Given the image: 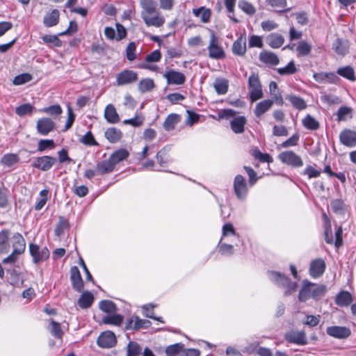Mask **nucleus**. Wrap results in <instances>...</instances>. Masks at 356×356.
Masks as SVG:
<instances>
[{"mask_svg": "<svg viewBox=\"0 0 356 356\" xmlns=\"http://www.w3.org/2000/svg\"><path fill=\"white\" fill-rule=\"evenodd\" d=\"M273 100L265 99L257 104L254 110V115L259 118L266 111H268L273 106Z\"/></svg>", "mask_w": 356, "mask_h": 356, "instance_id": "393cba45", "label": "nucleus"}, {"mask_svg": "<svg viewBox=\"0 0 356 356\" xmlns=\"http://www.w3.org/2000/svg\"><path fill=\"white\" fill-rule=\"evenodd\" d=\"M94 300L93 295L90 291L83 292L78 300V305L82 309H87L91 306Z\"/></svg>", "mask_w": 356, "mask_h": 356, "instance_id": "c756f323", "label": "nucleus"}, {"mask_svg": "<svg viewBox=\"0 0 356 356\" xmlns=\"http://www.w3.org/2000/svg\"><path fill=\"white\" fill-rule=\"evenodd\" d=\"M147 18L151 19L152 23H156L154 24H151L148 23H145L147 26H154L156 28L161 27L165 23V17L158 11V10H155V12L152 14L148 15Z\"/></svg>", "mask_w": 356, "mask_h": 356, "instance_id": "473e14b6", "label": "nucleus"}, {"mask_svg": "<svg viewBox=\"0 0 356 356\" xmlns=\"http://www.w3.org/2000/svg\"><path fill=\"white\" fill-rule=\"evenodd\" d=\"M56 128L55 122L49 118H40L36 122V129L39 134L47 136Z\"/></svg>", "mask_w": 356, "mask_h": 356, "instance_id": "6e6552de", "label": "nucleus"}, {"mask_svg": "<svg viewBox=\"0 0 356 356\" xmlns=\"http://www.w3.org/2000/svg\"><path fill=\"white\" fill-rule=\"evenodd\" d=\"M352 296L348 291H341L336 297V304L339 306H348L352 302Z\"/></svg>", "mask_w": 356, "mask_h": 356, "instance_id": "c9c22d12", "label": "nucleus"}, {"mask_svg": "<svg viewBox=\"0 0 356 356\" xmlns=\"http://www.w3.org/2000/svg\"><path fill=\"white\" fill-rule=\"evenodd\" d=\"M209 56L213 59H222L225 57V53L220 44L219 38L211 31L208 45Z\"/></svg>", "mask_w": 356, "mask_h": 356, "instance_id": "7ed1b4c3", "label": "nucleus"}, {"mask_svg": "<svg viewBox=\"0 0 356 356\" xmlns=\"http://www.w3.org/2000/svg\"><path fill=\"white\" fill-rule=\"evenodd\" d=\"M151 322L148 320L140 319L137 316H133L127 320L125 325L127 330H138L140 328L148 327Z\"/></svg>", "mask_w": 356, "mask_h": 356, "instance_id": "2eb2a0df", "label": "nucleus"}, {"mask_svg": "<svg viewBox=\"0 0 356 356\" xmlns=\"http://www.w3.org/2000/svg\"><path fill=\"white\" fill-rule=\"evenodd\" d=\"M169 151L170 147L166 146L162 148L156 154V160L159 164L162 167L165 166L169 162Z\"/></svg>", "mask_w": 356, "mask_h": 356, "instance_id": "ea45409f", "label": "nucleus"}, {"mask_svg": "<svg viewBox=\"0 0 356 356\" xmlns=\"http://www.w3.org/2000/svg\"><path fill=\"white\" fill-rule=\"evenodd\" d=\"M321 316H313L308 315L306 316L305 320L303 321V323L311 327H314L317 325L320 321Z\"/></svg>", "mask_w": 356, "mask_h": 356, "instance_id": "338daca9", "label": "nucleus"}, {"mask_svg": "<svg viewBox=\"0 0 356 356\" xmlns=\"http://www.w3.org/2000/svg\"><path fill=\"white\" fill-rule=\"evenodd\" d=\"M140 6L142 8L140 16L145 23L154 24L152 23L151 19L147 18L148 15L152 14L157 9V3L155 0H139Z\"/></svg>", "mask_w": 356, "mask_h": 356, "instance_id": "20e7f679", "label": "nucleus"}, {"mask_svg": "<svg viewBox=\"0 0 356 356\" xmlns=\"http://www.w3.org/2000/svg\"><path fill=\"white\" fill-rule=\"evenodd\" d=\"M326 289L325 285H317L307 280L304 281L302 288L299 292L298 299L301 302H305L310 298L318 300L325 295Z\"/></svg>", "mask_w": 356, "mask_h": 356, "instance_id": "f257e3e1", "label": "nucleus"}, {"mask_svg": "<svg viewBox=\"0 0 356 356\" xmlns=\"http://www.w3.org/2000/svg\"><path fill=\"white\" fill-rule=\"evenodd\" d=\"M163 76L165 78L168 84L181 85L186 81L184 74L174 70L166 72Z\"/></svg>", "mask_w": 356, "mask_h": 356, "instance_id": "dca6fc26", "label": "nucleus"}, {"mask_svg": "<svg viewBox=\"0 0 356 356\" xmlns=\"http://www.w3.org/2000/svg\"><path fill=\"white\" fill-rule=\"evenodd\" d=\"M303 126L309 130H316L319 128V122L312 115H306L302 120Z\"/></svg>", "mask_w": 356, "mask_h": 356, "instance_id": "37998d69", "label": "nucleus"}, {"mask_svg": "<svg viewBox=\"0 0 356 356\" xmlns=\"http://www.w3.org/2000/svg\"><path fill=\"white\" fill-rule=\"evenodd\" d=\"M19 161L17 155L14 154H6L2 158V163L7 166H10Z\"/></svg>", "mask_w": 356, "mask_h": 356, "instance_id": "680f3d73", "label": "nucleus"}, {"mask_svg": "<svg viewBox=\"0 0 356 356\" xmlns=\"http://www.w3.org/2000/svg\"><path fill=\"white\" fill-rule=\"evenodd\" d=\"M351 110L350 108L343 106L341 107L337 112V120L339 121H344L346 120L348 116L350 115Z\"/></svg>", "mask_w": 356, "mask_h": 356, "instance_id": "0e129e2a", "label": "nucleus"}, {"mask_svg": "<svg viewBox=\"0 0 356 356\" xmlns=\"http://www.w3.org/2000/svg\"><path fill=\"white\" fill-rule=\"evenodd\" d=\"M270 93L275 101L278 105L283 104V99L281 92L278 88L277 84L275 81H271L269 84Z\"/></svg>", "mask_w": 356, "mask_h": 356, "instance_id": "2f4dec72", "label": "nucleus"}, {"mask_svg": "<svg viewBox=\"0 0 356 356\" xmlns=\"http://www.w3.org/2000/svg\"><path fill=\"white\" fill-rule=\"evenodd\" d=\"M238 7L244 13H245L246 14H248L249 15H253L256 12V9L252 6V4L245 0H239Z\"/></svg>", "mask_w": 356, "mask_h": 356, "instance_id": "09e8293b", "label": "nucleus"}, {"mask_svg": "<svg viewBox=\"0 0 356 356\" xmlns=\"http://www.w3.org/2000/svg\"><path fill=\"white\" fill-rule=\"evenodd\" d=\"M136 44L134 42L129 43L126 49V55L129 60L132 61L136 58L135 54L136 51Z\"/></svg>", "mask_w": 356, "mask_h": 356, "instance_id": "e2e57ef3", "label": "nucleus"}, {"mask_svg": "<svg viewBox=\"0 0 356 356\" xmlns=\"http://www.w3.org/2000/svg\"><path fill=\"white\" fill-rule=\"evenodd\" d=\"M270 279L275 282L277 284L288 287V290L285 292L286 295H288L296 290L297 284L291 282L289 279L284 275H281L280 273L275 271L270 272Z\"/></svg>", "mask_w": 356, "mask_h": 356, "instance_id": "423d86ee", "label": "nucleus"}, {"mask_svg": "<svg viewBox=\"0 0 356 356\" xmlns=\"http://www.w3.org/2000/svg\"><path fill=\"white\" fill-rule=\"evenodd\" d=\"M60 13L58 10L54 9L47 13L43 18V24L46 27H51L58 24L59 22Z\"/></svg>", "mask_w": 356, "mask_h": 356, "instance_id": "412c9836", "label": "nucleus"}, {"mask_svg": "<svg viewBox=\"0 0 356 356\" xmlns=\"http://www.w3.org/2000/svg\"><path fill=\"white\" fill-rule=\"evenodd\" d=\"M253 156L261 162H273V159L268 154H264L257 149L254 151Z\"/></svg>", "mask_w": 356, "mask_h": 356, "instance_id": "69168bd1", "label": "nucleus"}, {"mask_svg": "<svg viewBox=\"0 0 356 356\" xmlns=\"http://www.w3.org/2000/svg\"><path fill=\"white\" fill-rule=\"evenodd\" d=\"M40 112L49 114L51 116H58L62 113V108L59 105H53L43 108L40 110Z\"/></svg>", "mask_w": 356, "mask_h": 356, "instance_id": "603ef678", "label": "nucleus"}, {"mask_svg": "<svg viewBox=\"0 0 356 356\" xmlns=\"http://www.w3.org/2000/svg\"><path fill=\"white\" fill-rule=\"evenodd\" d=\"M129 155V152L125 149H120L113 153L109 157L113 163L115 165L120 161L125 160Z\"/></svg>", "mask_w": 356, "mask_h": 356, "instance_id": "4c0bfd02", "label": "nucleus"}, {"mask_svg": "<svg viewBox=\"0 0 356 356\" xmlns=\"http://www.w3.org/2000/svg\"><path fill=\"white\" fill-rule=\"evenodd\" d=\"M312 50V47L305 41L299 42L297 47V51L299 56H305L309 54Z\"/></svg>", "mask_w": 356, "mask_h": 356, "instance_id": "864d4df0", "label": "nucleus"}, {"mask_svg": "<svg viewBox=\"0 0 356 356\" xmlns=\"http://www.w3.org/2000/svg\"><path fill=\"white\" fill-rule=\"evenodd\" d=\"M325 270V263L321 259H316L312 261L309 267L310 275L316 278L321 276Z\"/></svg>", "mask_w": 356, "mask_h": 356, "instance_id": "a211bd4d", "label": "nucleus"}, {"mask_svg": "<svg viewBox=\"0 0 356 356\" xmlns=\"http://www.w3.org/2000/svg\"><path fill=\"white\" fill-rule=\"evenodd\" d=\"M123 321V317L120 314H108L103 317L102 323L104 324H111L114 325H120Z\"/></svg>", "mask_w": 356, "mask_h": 356, "instance_id": "79ce46f5", "label": "nucleus"}, {"mask_svg": "<svg viewBox=\"0 0 356 356\" xmlns=\"http://www.w3.org/2000/svg\"><path fill=\"white\" fill-rule=\"evenodd\" d=\"M184 345L181 343H177L166 347L165 353L167 356H176L184 349Z\"/></svg>", "mask_w": 356, "mask_h": 356, "instance_id": "de8ad7c7", "label": "nucleus"}, {"mask_svg": "<svg viewBox=\"0 0 356 356\" xmlns=\"http://www.w3.org/2000/svg\"><path fill=\"white\" fill-rule=\"evenodd\" d=\"M285 339L287 341L298 345H305L307 343L305 333L302 331H291L288 332Z\"/></svg>", "mask_w": 356, "mask_h": 356, "instance_id": "6ab92c4d", "label": "nucleus"}, {"mask_svg": "<svg viewBox=\"0 0 356 356\" xmlns=\"http://www.w3.org/2000/svg\"><path fill=\"white\" fill-rule=\"evenodd\" d=\"M248 88L250 99L252 102L264 97L261 83L258 74H252L248 78Z\"/></svg>", "mask_w": 356, "mask_h": 356, "instance_id": "f03ea898", "label": "nucleus"}, {"mask_svg": "<svg viewBox=\"0 0 356 356\" xmlns=\"http://www.w3.org/2000/svg\"><path fill=\"white\" fill-rule=\"evenodd\" d=\"M10 232L8 230L0 232V253H8L10 250L9 244Z\"/></svg>", "mask_w": 356, "mask_h": 356, "instance_id": "c85d7f7f", "label": "nucleus"}, {"mask_svg": "<svg viewBox=\"0 0 356 356\" xmlns=\"http://www.w3.org/2000/svg\"><path fill=\"white\" fill-rule=\"evenodd\" d=\"M246 51L245 38H238L232 45V52L235 55L243 56Z\"/></svg>", "mask_w": 356, "mask_h": 356, "instance_id": "bb28decb", "label": "nucleus"}, {"mask_svg": "<svg viewBox=\"0 0 356 356\" xmlns=\"http://www.w3.org/2000/svg\"><path fill=\"white\" fill-rule=\"evenodd\" d=\"M284 39L283 36L277 33H272L266 38L267 44L272 48H279L284 43Z\"/></svg>", "mask_w": 356, "mask_h": 356, "instance_id": "7c9ffc66", "label": "nucleus"}, {"mask_svg": "<svg viewBox=\"0 0 356 356\" xmlns=\"http://www.w3.org/2000/svg\"><path fill=\"white\" fill-rule=\"evenodd\" d=\"M279 159L282 163L293 167H300L303 165L301 158L292 151L282 152L279 155Z\"/></svg>", "mask_w": 356, "mask_h": 356, "instance_id": "9b49d317", "label": "nucleus"}, {"mask_svg": "<svg viewBox=\"0 0 356 356\" xmlns=\"http://www.w3.org/2000/svg\"><path fill=\"white\" fill-rule=\"evenodd\" d=\"M277 71L280 75H289L294 74L297 71V69L294 62L291 61L286 66L278 68Z\"/></svg>", "mask_w": 356, "mask_h": 356, "instance_id": "3c124183", "label": "nucleus"}, {"mask_svg": "<svg viewBox=\"0 0 356 356\" xmlns=\"http://www.w3.org/2000/svg\"><path fill=\"white\" fill-rule=\"evenodd\" d=\"M11 243L13 248V251H15V253L21 254L24 252L26 242L20 234H14L11 238Z\"/></svg>", "mask_w": 356, "mask_h": 356, "instance_id": "aec40b11", "label": "nucleus"}, {"mask_svg": "<svg viewBox=\"0 0 356 356\" xmlns=\"http://www.w3.org/2000/svg\"><path fill=\"white\" fill-rule=\"evenodd\" d=\"M57 159L55 157L49 156H42L37 157L33 162L32 166L33 168L40 169L42 171L49 170L56 162Z\"/></svg>", "mask_w": 356, "mask_h": 356, "instance_id": "9d476101", "label": "nucleus"}, {"mask_svg": "<svg viewBox=\"0 0 356 356\" xmlns=\"http://www.w3.org/2000/svg\"><path fill=\"white\" fill-rule=\"evenodd\" d=\"M49 193V191L47 189H44L40 191V195L41 198L38 201L35 206V209L37 211L40 210L47 203V195Z\"/></svg>", "mask_w": 356, "mask_h": 356, "instance_id": "bf43d9fd", "label": "nucleus"}, {"mask_svg": "<svg viewBox=\"0 0 356 356\" xmlns=\"http://www.w3.org/2000/svg\"><path fill=\"white\" fill-rule=\"evenodd\" d=\"M116 343V337L113 332H102L97 339V344L102 348H111Z\"/></svg>", "mask_w": 356, "mask_h": 356, "instance_id": "ddd939ff", "label": "nucleus"}, {"mask_svg": "<svg viewBox=\"0 0 356 356\" xmlns=\"http://www.w3.org/2000/svg\"><path fill=\"white\" fill-rule=\"evenodd\" d=\"M33 107L30 104H24L21 106L16 107L15 113L19 116H24L26 114H30L32 113Z\"/></svg>", "mask_w": 356, "mask_h": 356, "instance_id": "5fc2aeb1", "label": "nucleus"}, {"mask_svg": "<svg viewBox=\"0 0 356 356\" xmlns=\"http://www.w3.org/2000/svg\"><path fill=\"white\" fill-rule=\"evenodd\" d=\"M326 332L329 336L339 339H346L351 334V331L348 327L337 325L327 327Z\"/></svg>", "mask_w": 356, "mask_h": 356, "instance_id": "f8f14e48", "label": "nucleus"}, {"mask_svg": "<svg viewBox=\"0 0 356 356\" xmlns=\"http://www.w3.org/2000/svg\"><path fill=\"white\" fill-rule=\"evenodd\" d=\"M154 86L155 85L153 79L149 78L141 79L138 85V90L142 93L152 90Z\"/></svg>", "mask_w": 356, "mask_h": 356, "instance_id": "a19ab883", "label": "nucleus"}, {"mask_svg": "<svg viewBox=\"0 0 356 356\" xmlns=\"http://www.w3.org/2000/svg\"><path fill=\"white\" fill-rule=\"evenodd\" d=\"M144 118L142 116L136 115L131 119L124 120L123 123L125 124H131L133 127H139L143 123Z\"/></svg>", "mask_w": 356, "mask_h": 356, "instance_id": "774afa93", "label": "nucleus"}, {"mask_svg": "<svg viewBox=\"0 0 356 356\" xmlns=\"http://www.w3.org/2000/svg\"><path fill=\"white\" fill-rule=\"evenodd\" d=\"M141 351L140 346L134 341L129 343L127 346V356H138Z\"/></svg>", "mask_w": 356, "mask_h": 356, "instance_id": "6e6d98bb", "label": "nucleus"}, {"mask_svg": "<svg viewBox=\"0 0 356 356\" xmlns=\"http://www.w3.org/2000/svg\"><path fill=\"white\" fill-rule=\"evenodd\" d=\"M99 309L108 314L113 313L117 308L115 305L111 300H102L99 302Z\"/></svg>", "mask_w": 356, "mask_h": 356, "instance_id": "8fccbe9b", "label": "nucleus"}, {"mask_svg": "<svg viewBox=\"0 0 356 356\" xmlns=\"http://www.w3.org/2000/svg\"><path fill=\"white\" fill-rule=\"evenodd\" d=\"M80 142L84 145L90 146H97L98 143L94 138L91 131H88L81 139Z\"/></svg>", "mask_w": 356, "mask_h": 356, "instance_id": "13d9d810", "label": "nucleus"}, {"mask_svg": "<svg viewBox=\"0 0 356 356\" xmlns=\"http://www.w3.org/2000/svg\"><path fill=\"white\" fill-rule=\"evenodd\" d=\"M192 13L194 16L199 17L202 23L206 24L210 21L211 16V10L210 8L201 6L198 8H193Z\"/></svg>", "mask_w": 356, "mask_h": 356, "instance_id": "4be33fe9", "label": "nucleus"}, {"mask_svg": "<svg viewBox=\"0 0 356 356\" xmlns=\"http://www.w3.org/2000/svg\"><path fill=\"white\" fill-rule=\"evenodd\" d=\"M246 122V119L243 116H239L234 118L231 122V128L236 134H241L244 131V126Z\"/></svg>", "mask_w": 356, "mask_h": 356, "instance_id": "cd10ccee", "label": "nucleus"}, {"mask_svg": "<svg viewBox=\"0 0 356 356\" xmlns=\"http://www.w3.org/2000/svg\"><path fill=\"white\" fill-rule=\"evenodd\" d=\"M234 189L236 197L240 200H244L248 193V186L244 177L238 175L234 181Z\"/></svg>", "mask_w": 356, "mask_h": 356, "instance_id": "1a4fd4ad", "label": "nucleus"}, {"mask_svg": "<svg viewBox=\"0 0 356 356\" xmlns=\"http://www.w3.org/2000/svg\"><path fill=\"white\" fill-rule=\"evenodd\" d=\"M286 99L289 101L297 109L303 110L307 107L305 101L300 97L294 95H288L286 96Z\"/></svg>", "mask_w": 356, "mask_h": 356, "instance_id": "f704fd0d", "label": "nucleus"}, {"mask_svg": "<svg viewBox=\"0 0 356 356\" xmlns=\"http://www.w3.org/2000/svg\"><path fill=\"white\" fill-rule=\"evenodd\" d=\"M180 120L179 115L175 113L170 114L163 122V128L166 131L172 130Z\"/></svg>", "mask_w": 356, "mask_h": 356, "instance_id": "e433bc0d", "label": "nucleus"}, {"mask_svg": "<svg viewBox=\"0 0 356 356\" xmlns=\"http://www.w3.org/2000/svg\"><path fill=\"white\" fill-rule=\"evenodd\" d=\"M70 281L74 290L78 292L82 291L84 286L83 281L80 271L76 266H73L70 269Z\"/></svg>", "mask_w": 356, "mask_h": 356, "instance_id": "4468645a", "label": "nucleus"}, {"mask_svg": "<svg viewBox=\"0 0 356 356\" xmlns=\"http://www.w3.org/2000/svg\"><path fill=\"white\" fill-rule=\"evenodd\" d=\"M32 79V76L28 73H24L16 76L13 79V84L16 86H19L24 84Z\"/></svg>", "mask_w": 356, "mask_h": 356, "instance_id": "4d7b16f0", "label": "nucleus"}, {"mask_svg": "<svg viewBox=\"0 0 356 356\" xmlns=\"http://www.w3.org/2000/svg\"><path fill=\"white\" fill-rule=\"evenodd\" d=\"M105 137L109 142L114 143L120 140L122 132L120 130L114 127L108 128L105 131Z\"/></svg>", "mask_w": 356, "mask_h": 356, "instance_id": "58836bf2", "label": "nucleus"}, {"mask_svg": "<svg viewBox=\"0 0 356 356\" xmlns=\"http://www.w3.org/2000/svg\"><path fill=\"white\" fill-rule=\"evenodd\" d=\"M341 143L349 147H353L356 145V131L345 129L341 132L339 135Z\"/></svg>", "mask_w": 356, "mask_h": 356, "instance_id": "f3484780", "label": "nucleus"}, {"mask_svg": "<svg viewBox=\"0 0 356 356\" xmlns=\"http://www.w3.org/2000/svg\"><path fill=\"white\" fill-rule=\"evenodd\" d=\"M104 118L109 123L115 124L120 121L119 115L113 104H108L104 110Z\"/></svg>", "mask_w": 356, "mask_h": 356, "instance_id": "b1692460", "label": "nucleus"}, {"mask_svg": "<svg viewBox=\"0 0 356 356\" xmlns=\"http://www.w3.org/2000/svg\"><path fill=\"white\" fill-rule=\"evenodd\" d=\"M337 74L350 81L355 79L354 70L350 66L339 67L337 70Z\"/></svg>", "mask_w": 356, "mask_h": 356, "instance_id": "49530a36", "label": "nucleus"}, {"mask_svg": "<svg viewBox=\"0 0 356 356\" xmlns=\"http://www.w3.org/2000/svg\"><path fill=\"white\" fill-rule=\"evenodd\" d=\"M259 59L268 65H277L280 61L275 54L268 51H261L259 54Z\"/></svg>", "mask_w": 356, "mask_h": 356, "instance_id": "5701e85b", "label": "nucleus"}, {"mask_svg": "<svg viewBox=\"0 0 356 356\" xmlns=\"http://www.w3.org/2000/svg\"><path fill=\"white\" fill-rule=\"evenodd\" d=\"M54 142L53 140L42 139L38 143V150L40 152L46 150L48 148H54Z\"/></svg>", "mask_w": 356, "mask_h": 356, "instance_id": "052dcab7", "label": "nucleus"}, {"mask_svg": "<svg viewBox=\"0 0 356 356\" xmlns=\"http://www.w3.org/2000/svg\"><path fill=\"white\" fill-rule=\"evenodd\" d=\"M48 329H49L50 333L51 334V335H53L54 337L59 339H62L63 332L61 329L60 323L52 321H51V323L48 327Z\"/></svg>", "mask_w": 356, "mask_h": 356, "instance_id": "a18cd8bd", "label": "nucleus"}, {"mask_svg": "<svg viewBox=\"0 0 356 356\" xmlns=\"http://www.w3.org/2000/svg\"><path fill=\"white\" fill-rule=\"evenodd\" d=\"M322 218L324 222L325 241L327 243L332 244L333 243V236L330 220L325 213H323Z\"/></svg>", "mask_w": 356, "mask_h": 356, "instance_id": "a878e982", "label": "nucleus"}, {"mask_svg": "<svg viewBox=\"0 0 356 356\" xmlns=\"http://www.w3.org/2000/svg\"><path fill=\"white\" fill-rule=\"evenodd\" d=\"M29 251L35 264L42 262L49 257V251L46 247L40 248L38 245L31 243Z\"/></svg>", "mask_w": 356, "mask_h": 356, "instance_id": "39448f33", "label": "nucleus"}, {"mask_svg": "<svg viewBox=\"0 0 356 356\" xmlns=\"http://www.w3.org/2000/svg\"><path fill=\"white\" fill-rule=\"evenodd\" d=\"M115 165L113 163L110 158L108 160L103 161L97 165V172L99 174L104 175L109 173L114 169Z\"/></svg>", "mask_w": 356, "mask_h": 356, "instance_id": "72a5a7b5", "label": "nucleus"}, {"mask_svg": "<svg viewBox=\"0 0 356 356\" xmlns=\"http://www.w3.org/2000/svg\"><path fill=\"white\" fill-rule=\"evenodd\" d=\"M216 92L219 95H224L228 90V81L225 79H217L213 83Z\"/></svg>", "mask_w": 356, "mask_h": 356, "instance_id": "c03bdc74", "label": "nucleus"}, {"mask_svg": "<svg viewBox=\"0 0 356 356\" xmlns=\"http://www.w3.org/2000/svg\"><path fill=\"white\" fill-rule=\"evenodd\" d=\"M137 80L138 74L133 70H125L116 75V83L118 86L131 84L136 82Z\"/></svg>", "mask_w": 356, "mask_h": 356, "instance_id": "0eeeda50", "label": "nucleus"}]
</instances>
